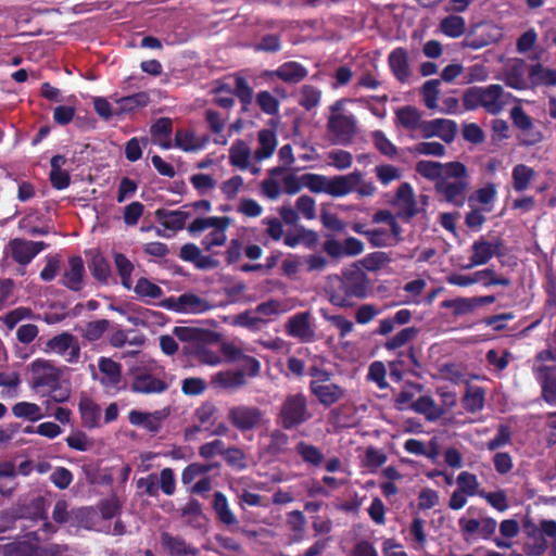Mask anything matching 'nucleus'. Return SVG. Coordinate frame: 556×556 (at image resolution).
Here are the masks:
<instances>
[{
    "label": "nucleus",
    "mask_w": 556,
    "mask_h": 556,
    "mask_svg": "<svg viewBox=\"0 0 556 556\" xmlns=\"http://www.w3.org/2000/svg\"><path fill=\"white\" fill-rule=\"evenodd\" d=\"M301 184L314 193H327L333 198H342L355 192L358 198H369L377 192L371 180L364 179V173L355 169L348 175L327 177L320 174H303Z\"/></svg>",
    "instance_id": "nucleus-1"
},
{
    "label": "nucleus",
    "mask_w": 556,
    "mask_h": 556,
    "mask_svg": "<svg viewBox=\"0 0 556 556\" xmlns=\"http://www.w3.org/2000/svg\"><path fill=\"white\" fill-rule=\"evenodd\" d=\"M368 276L356 265H350L340 275L329 276L326 288L331 304L346 308L357 300L365 299L369 292Z\"/></svg>",
    "instance_id": "nucleus-2"
},
{
    "label": "nucleus",
    "mask_w": 556,
    "mask_h": 556,
    "mask_svg": "<svg viewBox=\"0 0 556 556\" xmlns=\"http://www.w3.org/2000/svg\"><path fill=\"white\" fill-rule=\"evenodd\" d=\"M132 377L131 390L137 393H162L169 387V380L154 361H148L142 365L129 369Z\"/></svg>",
    "instance_id": "nucleus-3"
},
{
    "label": "nucleus",
    "mask_w": 556,
    "mask_h": 556,
    "mask_svg": "<svg viewBox=\"0 0 556 556\" xmlns=\"http://www.w3.org/2000/svg\"><path fill=\"white\" fill-rule=\"evenodd\" d=\"M312 414L307 407V397L303 393L288 395L281 404L278 424L286 430L294 429L308 419Z\"/></svg>",
    "instance_id": "nucleus-4"
},
{
    "label": "nucleus",
    "mask_w": 556,
    "mask_h": 556,
    "mask_svg": "<svg viewBox=\"0 0 556 556\" xmlns=\"http://www.w3.org/2000/svg\"><path fill=\"white\" fill-rule=\"evenodd\" d=\"M415 169L424 178L433 181L434 185L444 178L466 175L465 164L458 161L443 164L435 161L421 160L416 163Z\"/></svg>",
    "instance_id": "nucleus-5"
},
{
    "label": "nucleus",
    "mask_w": 556,
    "mask_h": 556,
    "mask_svg": "<svg viewBox=\"0 0 556 556\" xmlns=\"http://www.w3.org/2000/svg\"><path fill=\"white\" fill-rule=\"evenodd\" d=\"M29 386L31 389L47 388L54 390L61 379L62 371L51 361L37 358L28 366Z\"/></svg>",
    "instance_id": "nucleus-6"
},
{
    "label": "nucleus",
    "mask_w": 556,
    "mask_h": 556,
    "mask_svg": "<svg viewBox=\"0 0 556 556\" xmlns=\"http://www.w3.org/2000/svg\"><path fill=\"white\" fill-rule=\"evenodd\" d=\"M469 175L466 169L465 176L448 177L440 180L434 185V190L438 194L444 197L447 203L453 204L456 207H462L466 200V191L469 186Z\"/></svg>",
    "instance_id": "nucleus-7"
},
{
    "label": "nucleus",
    "mask_w": 556,
    "mask_h": 556,
    "mask_svg": "<svg viewBox=\"0 0 556 556\" xmlns=\"http://www.w3.org/2000/svg\"><path fill=\"white\" fill-rule=\"evenodd\" d=\"M99 374L94 378L111 393H117L126 388V380L122 375V366L108 357H100L98 362Z\"/></svg>",
    "instance_id": "nucleus-8"
},
{
    "label": "nucleus",
    "mask_w": 556,
    "mask_h": 556,
    "mask_svg": "<svg viewBox=\"0 0 556 556\" xmlns=\"http://www.w3.org/2000/svg\"><path fill=\"white\" fill-rule=\"evenodd\" d=\"M45 351L62 356L67 363L75 364L80 357V348L77 339L67 332L51 338Z\"/></svg>",
    "instance_id": "nucleus-9"
},
{
    "label": "nucleus",
    "mask_w": 556,
    "mask_h": 556,
    "mask_svg": "<svg viewBox=\"0 0 556 556\" xmlns=\"http://www.w3.org/2000/svg\"><path fill=\"white\" fill-rule=\"evenodd\" d=\"M392 204L399 207L396 217L404 223H409L420 212L414 189L408 182H402L399 186Z\"/></svg>",
    "instance_id": "nucleus-10"
},
{
    "label": "nucleus",
    "mask_w": 556,
    "mask_h": 556,
    "mask_svg": "<svg viewBox=\"0 0 556 556\" xmlns=\"http://www.w3.org/2000/svg\"><path fill=\"white\" fill-rule=\"evenodd\" d=\"M164 306L174 312L184 314H201L212 307L208 301L193 293H185L178 298H169L164 302Z\"/></svg>",
    "instance_id": "nucleus-11"
},
{
    "label": "nucleus",
    "mask_w": 556,
    "mask_h": 556,
    "mask_svg": "<svg viewBox=\"0 0 556 556\" xmlns=\"http://www.w3.org/2000/svg\"><path fill=\"white\" fill-rule=\"evenodd\" d=\"M532 372L541 387V396L549 405H556V364L533 365Z\"/></svg>",
    "instance_id": "nucleus-12"
},
{
    "label": "nucleus",
    "mask_w": 556,
    "mask_h": 556,
    "mask_svg": "<svg viewBox=\"0 0 556 556\" xmlns=\"http://www.w3.org/2000/svg\"><path fill=\"white\" fill-rule=\"evenodd\" d=\"M323 250L332 258L356 256L363 253L364 243L355 237H348L343 243L334 238H329L324 242Z\"/></svg>",
    "instance_id": "nucleus-13"
},
{
    "label": "nucleus",
    "mask_w": 556,
    "mask_h": 556,
    "mask_svg": "<svg viewBox=\"0 0 556 556\" xmlns=\"http://www.w3.org/2000/svg\"><path fill=\"white\" fill-rule=\"evenodd\" d=\"M328 130L336 137L337 142L348 144L355 135L356 124L353 115L332 114L328 119Z\"/></svg>",
    "instance_id": "nucleus-14"
},
{
    "label": "nucleus",
    "mask_w": 556,
    "mask_h": 556,
    "mask_svg": "<svg viewBox=\"0 0 556 556\" xmlns=\"http://www.w3.org/2000/svg\"><path fill=\"white\" fill-rule=\"evenodd\" d=\"M311 314L308 312L296 313L286 323V332L288 336L299 339L301 342L308 343L315 340V331L312 328Z\"/></svg>",
    "instance_id": "nucleus-15"
},
{
    "label": "nucleus",
    "mask_w": 556,
    "mask_h": 556,
    "mask_svg": "<svg viewBox=\"0 0 556 556\" xmlns=\"http://www.w3.org/2000/svg\"><path fill=\"white\" fill-rule=\"evenodd\" d=\"M168 415V408H163L155 412L132 409L128 413V420L132 426L141 427L151 432H156Z\"/></svg>",
    "instance_id": "nucleus-16"
},
{
    "label": "nucleus",
    "mask_w": 556,
    "mask_h": 556,
    "mask_svg": "<svg viewBox=\"0 0 556 556\" xmlns=\"http://www.w3.org/2000/svg\"><path fill=\"white\" fill-rule=\"evenodd\" d=\"M308 75V71L301 63L289 61L281 64L277 70L264 71L262 77H277L287 84H299Z\"/></svg>",
    "instance_id": "nucleus-17"
},
{
    "label": "nucleus",
    "mask_w": 556,
    "mask_h": 556,
    "mask_svg": "<svg viewBox=\"0 0 556 556\" xmlns=\"http://www.w3.org/2000/svg\"><path fill=\"white\" fill-rule=\"evenodd\" d=\"M421 130L425 138L433 136L440 137L444 142L454 141L457 132V124L452 119L435 118L421 124Z\"/></svg>",
    "instance_id": "nucleus-18"
},
{
    "label": "nucleus",
    "mask_w": 556,
    "mask_h": 556,
    "mask_svg": "<svg viewBox=\"0 0 556 556\" xmlns=\"http://www.w3.org/2000/svg\"><path fill=\"white\" fill-rule=\"evenodd\" d=\"M309 391L324 407H330L342 400L346 391L337 383L317 384L309 382Z\"/></svg>",
    "instance_id": "nucleus-19"
},
{
    "label": "nucleus",
    "mask_w": 556,
    "mask_h": 556,
    "mask_svg": "<svg viewBox=\"0 0 556 556\" xmlns=\"http://www.w3.org/2000/svg\"><path fill=\"white\" fill-rule=\"evenodd\" d=\"M389 67L394 77L402 84L408 81L410 68L408 63V52L403 47L393 49L388 56Z\"/></svg>",
    "instance_id": "nucleus-20"
},
{
    "label": "nucleus",
    "mask_w": 556,
    "mask_h": 556,
    "mask_svg": "<svg viewBox=\"0 0 556 556\" xmlns=\"http://www.w3.org/2000/svg\"><path fill=\"white\" fill-rule=\"evenodd\" d=\"M43 242L15 239L10 243L13 258L20 264H28L42 249Z\"/></svg>",
    "instance_id": "nucleus-21"
},
{
    "label": "nucleus",
    "mask_w": 556,
    "mask_h": 556,
    "mask_svg": "<svg viewBox=\"0 0 556 556\" xmlns=\"http://www.w3.org/2000/svg\"><path fill=\"white\" fill-rule=\"evenodd\" d=\"M117 116L130 115L146 108L150 103V94L147 91H140L127 97L116 98Z\"/></svg>",
    "instance_id": "nucleus-22"
},
{
    "label": "nucleus",
    "mask_w": 556,
    "mask_h": 556,
    "mask_svg": "<svg viewBox=\"0 0 556 556\" xmlns=\"http://www.w3.org/2000/svg\"><path fill=\"white\" fill-rule=\"evenodd\" d=\"M504 89L501 85H489L482 87V108L490 114H498L504 106L502 97Z\"/></svg>",
    "instance_id": "nucleus-23"
},
{
    "label": "nucleus",
    "mask_w": 556,
    "mask_h": 556,
    "mask_svg": "<svg viewBox=\"0 0 556 556\" xmlns=\"http://www.w3.org/2000/svg\"><path fill=\"white\" fill-rule=\"evenodd\" d=\"M242 382L243 374L240 368L222 370L212 377V383L214 387L227 391L238 389Z\"/></svg>",
    "instance_id": "nucleus-24"
},
{
    "label": "nucleus",
    "mask_w": 556,
    "mask_h": 556,
    "mask_svg": "<svg viewBox=\"0 0 556 556\" xmlns=\"http://www.w3.org/2000/svg\"><path fill=\"white\" fill-rule=\"evenodd\" d=\"M290 438L281 430H274L268 435V443L263 448V454L275 458L289 452Z\"/></svg>",
    "instance_id": "nucleus-25"
},
{
    "label": "nucleus",
    "mask_w": 556,
    "mask_h": 556,
    "mask_svg": "<svg viewBox=\"0 0 556 556\" xmlns=\"http://www.w3.org/2000/svg\"><path fill=\"white\" fill-rule=\"evenodd\" d=\"M494 256V251L491 250V242L486 241L484 236H481L478 240L471 244V256L470 263L465 266L469 269L475 266H481Z\"/></svg>",
    "instance_id": "nucleus-26"
},
{
    "label": "nucleus",
    "mask_w": 556,
    "mask_h": 556,
    "mask_svg": "<svg viewBox=\"0 0 556 556\" xmlns=\"http://www.w3.org/2000/svg\"><path fill=\"white\" fill-rule=\"evenodd\" d=\"M528 77L534 86L556 87V70L544 67L539 62L529 66Z\"/></svg>",
    "instance_id": "nucleus-27"
},
{
    "label": "nucleus",
    "mask_w": 556,
    "mask_h": 556,
    "mask_svg": "<svg viewBox=\"0 0 556 556\" xmlns=\"http://www.w3.org/2000/svg\"><path fill=\"white\" fill-rule=\"evenodd\" d=\"M485 392L482 387L468 384L462 403L466 412L475 414L483 409Z\"/></svg>",
    "instance_id": "nucleus-28"
},
{
    "label": "nucleus",
    "mask_w": 556,
    "mask_h": 556,
    "mask_svg": "<svg viewBox=\"0 0 556 556\" xmlns=\"http://www.w3.org/2000/svg\"><path fill=\"white\" fill-rule=\"evenodd\" d=\"M241 79L237 78L235 81L227 85H222L215 89V102L223 108H229L235 101V97L241 98Z\"/></svg>",
    "instance_id": "nucleus-29"
},
{
    "label": "nucleus",
    "mask_w": 556,
    "mask_h": 556,
    "mask_svg": "<svg viewBox=\"0 0 556 556\" xmlns=\"http://www.w3.org/2000/svg\"><path fill=\"white\" fill-rule=\"evenodd\" d=\"M84 263L79 256H73L68 261V268L64 274V283L72 290H79L84 278Z\"/></svg>",
    "instance_id": "nucleus-30"
},
{
    "label": "nucleus",
    "mask_w": 556,
    "mask_h": 556,
    "mask_svg": "<svg viewBox=\"0 0 556 556\" xmlns=\"http://www.w3.org/2000/svg\"><path fill=\"white\" fill-rule=\"evenodd\" d=\"M17 470L11 462L0 463V494L10 496L17 486Z\"/></svg>",
    "instance_id": "nucleus-31"
},
{
    "label": "nucleus",
    "mask_w": 556,
    "mask_h": 556,
    "mask_svg": "<svg viewBox=\"0 0 556 556\" xmlns=\"http://www.w3.org/2000/svg\"><path fill=\"white\" fill-rule=\"evenodd\" d=\"M155 216L165 229L177 231L184 228L188 215L182 211L157 210Z\"/></svg>",
    "instance_id": "nucleus-32"
},
{
    "label": "nucleus",
    "mask_w": 556,
    "mask_h": 556,
    "mask_svg": "<svg viewBox=\"0 0 556 556\" xmlns=\"http://www.w3.org/2000/svg\"><path fill=\"white\" fill-rule=\"evenodd\" d=\"M79 412L84 426L96 428L100 426L101 409L91 399L83 397L79 402Z\"/></svg>",
    "instance_id": "nucleus-33"
},
{
    "label": "nucleus",
    "mask_w": 556,
    "mask_h": 556,
    "mask_svg": "<svg viewBox=\"0 0 556 556\" xmlns=\"http://www.w3.org/2000/svg\"><path fill=\"white\" fill-rule=\"evenodd\" d=\"M172 131V121L169 118H160L151 126V138L153 143L162 149L172 148L169 134Z\"/></svg>",
    "instance_id": "nucleus-34"
},
{
    "label": "nucleus",
    "mask_w": 556,
    "mask_h": 556,
    "mask_svg": "<svg viewBox=\"0 0 556 556\" xmlns=\"http://www.w3.org/2000/svg\"><path fill=\"white\" fill-rule=\"evenodd\" d=\"M258 149L255 151V157L258 161L268 159L273 155L277 147V138L275 131L270 129H262L258 131Z\"/></svg>",
    "instance_id": "nucleus-35"
},
{
    "label": "nucleus",
    "mask_w": 556,
    "mask_h": 556,
    "mask_svg": "<svg viewBox=\"0 0 556 556\" xmlns=\"http://www.w3.org/2000/svg\"><path fill=\"white\" fill-rule=\"evenodd\" d=\"M395 115L397 123L401 124L404 128L409 130L421 128V114L417 108L405 105L397 109Z\"/></svg>",
    "instance_id": "nucleus-36"
},
{
    "label": "nucleus",
    "mask_w": 556,
    "mask_h": 556,
    "mask_svg": "<svg viewBox=\"0 0 556 556\" xmlns=\"http://www.w3.org/2000/svg\"><path fill=\"white\" fill-rule=\"evenodd\" d=\"M205 140L197 137L191 130L182 129L176 132L175 146L186 152L201 150Z\"/></svg>",
    "instance_id": "nucleus-37"
},
{
    "label": "nucleus",
    "mask_w": 556,
    "mask_h": 556,
    "mask_svg": "<svg viewBox=\"0 0 556 556\" xmlns=\"http://www.w3.org/2000/svg\"><path fill=\"white\" fill-rule=\"evenodd\" d=\"M418 333L419 330L415 326L403 328L396 334L389 338L384 342L383 348L387 351H396L413 341L418 336Z\"/></svg>",
    "instance_id": "nucleus-38"
},
{
    "label": "nucleus",
    "mask_w": 556,
    "mask_h": 556,
    "mask_svg": "<svg viewBox=\"0 0 556 556\" xmlns=\"http://www.w3.org/2000/svg\"><path fill=\"white\" fill-rule=\"evenodd\" d=\"M440 29L450 38H458L466 30L465 18L459 15H448L441 21Z\"/></svg>",
    "instance_id": "nucleus-39"
},
{
    "label": "nucleus",
    "mask_w": 556,
    "mask_h": 556,
    "mask_svg": "<svg viewBox=\"0 0 556 556\" xmlns=\"http://www.w3.org/2000/svg\"><path fill=\"white\" fill-rule=\"evenodd\" d=\"M12 413L16 418H23L30 421L40 420L45 416L39 405L25 401L14 404Z\"/></svg>",
    "instance_id": "nucleus-40"
},
{
    "label": "nucleus",
    "mask_w": 556,
    "mask_h": 556,
    "mask_svg": "<svg viewBox=\"0 0 556 556\" xmlns=\"http://www.w3.org/2000/svg\"><path fill=\"white\" fill-rule=\"evenodd\" d=\"M441 307L453 309V316H464L472 313L476 309L473 298H456L451 300H444L441 303Z\"/></svg>",
    "instance_id": "nucleus-41"
},
{
    "label": "nucleus",
    "mask_w": 556,
    "mask_h": 556,
    "mask_svg": "<svg viewBox=\"0 0 556 556\" xmlns=\"http://www.w3.org/2000/svg\"><path fill=\"white\" fill-rule=\"evenodd\" d=\"M295 452L301 456L304 463L312 466H319L325 459L324 454L315 445L305 441H300L295 446Z\"/></svg>",
    "instance_id": "nucleus-42"
},
{
    "label": "nucleus",
    "mask_w": 556,
    "mask_h": 556,
    "mask_svg": "<svg viewBox=\"0 0 556 556\" xmlns=\"http://www.w3.org/2000/svg\"><path fill=\"white\" fill-rule=\"evenodd\" d=\"M535 173L533 168L525 165L518 164L513 168V186L514 189L518 192L525 191L528 189L531 180L533 179Z\"/></svg>",
    "instance_id": "nucleus-43"
},
{
    "label": "nucleus",
    "mask_w": 556,
    "mask_h": 556,
    "mask_svg": "<svg viewBox=\"0 0 556 556\" xmlns=\"http://www.w3.org/2000/svg\"><path fill=\"white\" fill-rule=\"evenodd\" d=\"M21 379L17 372H0V388L2 397L14 399L18 395Z\"/></svg>",
    "instance_id": "nucleus-44"
},
{
    "label": "nucleus",
    "mask_w": 556,
    "mask_h": 556,
    "mask_svg": "<svg viewBox=\"0 0 556 556\" xmlns=\"http://www.w3.org/2000/svg\"><path fill=\"white\" fill-rule=\"evenodd\" d=\"M370 138L375 148L383 155L394 159L397 155L396 146L391 142L382 130H374Z\"/></svg>",
    "instance_id": "nucleus-45"
},
{
    "label": "nucleus",
    "mask_w": 556,
    "mask_h": 556,
    "mask_svg": "<svg viewBox=\"0 0 556 556\" xmlns=\"http://www.w3.org/2000/svg\"><path fill=\"white\" fill-rule=\"evenodd\" d=\"M321 99V91L312 85H304L300 91L299 104L306 111H311L316 108Z\"/></svg>",
    "instance_id": "nucleus-46"
},
{
    "label": "nucleus",
    "mask_w": 556,
    "mask_h": 556,
    "mask_svg": "<svg viewBox=\"0 0 556 556\" xmlns=\"http://www.w3.org/2000/svg\"><path fill=\"white\" fill-rule=\"evenodd\" d=\"M440 80L439 79H430L427 80L421 87V96L425 105L429 110L438 109V100H439V90Z\"/></svg>",
    "instance_id": "nucleus-47"
},
{
    "label": "nucleus",
    "mask_w": 556,
    "mask_h": 556,
    "mask_svg": "<svg viewBox=\"0 0 556 556\" xmlns=\"http://www.w3.org/2000/svg\"><path fill=\"white\" fill-rule=\"evenodd\" d=\"M228 225L229 219L226 218V222L220 223L217 226H214L213 230L210 233H207L202 241V244L204 245L205 250L210 251L214 247H219L225 243V229L228 227Z\"/></svg>",
    "instance_id": "nucleus-48"
},
{
    "label": "nucleus",
    "mask_w": 556,
    "mask_h": 556,
    "mask_svg": "<svg viewBox=\"0 0 556 556\" xmlns=\"http://www.w3.org/2000/svg\"><path fill=\"white\" fill-rule=\"evenodd\" d=\"M258 108L267 115H277L279 113V101L266 90L260 91L255 97Z\"/></svg>",
    "instance_id": "nucleus-49"
},
{
    "label": "nucleus",
    "mask_w": 556,
    "mask_h": 556,
    "mask_svg": "<svg viewBox=\"0 0 556 556\" xmlns=\"http://www.w3.org/2000/svg\"><path fill=\"white\" fill-rule=\"evenodd\" d=\"M162 544L173 555L195 554L194 549L188 546L181 539L173 538L166 533L162 535Z\"/></svg>",
    "instance_id": "nucleus-50"
},
{
    "label": "nucleus",
    "mask_w": 556,
    "mask_h": 556,
    "mask_svg": "<svg viewBox=\"0 0 556 556\" xmlns=\"http://www.w3.org/2000/svg\"><path fill=\"white\" fill-rule=\"evenodd\" d=\"M391 262L388 253L377 251L367 254L362 260V265L369 271H377Z\"/></svg>",
    "instance_id": "nucleus-51"
},
{
    "label": "nucleus",
    "mask_w": 556,
    "mask_h": 556,
    "mask_svg": "<svg viewBox=\"0 0 556 556\" xmlns=\"http://www.w3.org/2000/svg\"><path fill=\"white\" fill-rule=\"evenodd\" d=\"M116 268L122 278V285L126 289H131L132 280L131 273L134 270V265L130 263L128 258H126L123 254H116L114 257Z\"/></svg>",
    "instance_id": "nucleus-52"
},
{
    "label": "nucleus",
    "mask_w": 556,
    "mask_h": 556,
    "mask_svg": "<svg viewBox=\"0 0 556 556\" xmlns=\"http://www.w3.org/2000/svg\"><path fill=\"white\" fill-rule=\"evenodd\" d=\"M256 52L275 53L281 49V40L278 35L268 34L261 38L258 42L251 46Z\"/></svg>",
    "instance_id": "nucleus-53"
},
{
    "label": "nucleus",
    "mask_w": 556,
    "mask_h": 556,
    "mask_svg": "<svg viewBox=\"0 0 556 556\" xmlns=\"http://www.w3.org/2000/svg\"><path fill=\"white\" fill-rule=\"evenodd\" d=\"M511 442V429L509 426L501 424L497 428L495 437L488 441L489 451H496Z\"/></svg>",
    "instance_id": "nucleus-54"
},
{
    "label": "nucleus",
    "mask_w": 556,
    "mask_h": 556,
    "mask_svg": "<svg viewBox=\"0 0 556 556\" xmlns=\"http://www.w3.org/2000/svg\"><path fill=\"white\" fill-rule=\"evenodd\" d=\"M375 173L378 180L383 186H388L390 182L399 180L402 177L401 169L390 164L377 165L375 168Z\"/></svg>",
    "instance_id": "nucleus-55"
},
{
    "label": "nucleus",
    "mask_w": 556,
    "mask_h": 556,
    "mask_svg": "<svg viewBox=\"0 0 556 556\" xmlns=\"http://www.w3.org/2000/svg\"><path fill=\"white\" fill-rule=\"evenodd\" d=\"M386 377L387 369L382 362L376 361L370 364L367 378L374 381L380 390H384L389 387Z\"/></svg>",
    "instance_id": "nucleus-56"
},
{
    "label": "nucleus",
    "mask_w": 556,
    "mask_h": 556,
    "mask_svg": "<svg viewBox=\"0 0 556 556\" xmlns=\"http://www.w3.org/2000/svg\"><path fill=\"white\" fill-rule=\"evenodd\" d=\"M458 490L466 493L468 496H473L478 493L479 482L476 475L462 471L457 477Z\"/></svg>",
    "instance_id": "nucleus-57"
},
{
    "label": "nucleus",
    "mask_w": 556,
    "mask_h": 556,
    "mask_svg": "<svg viewBox=\"0 0 556 556\" xmlns=\"http://www.w3.org/2000/svg\"><path fill=\"white\" fill-rule=\"evenodd\" d=\"M134 291L140 298L157 299L162 295V289L147 278H140Z\"/></svg>",
    "instance_id": "nucleus-58"
},
{
    "label": "nucleus",
    "mask_w": 556,
    "mask_h": 556,
    "mask_svg": "<svg viewBox=\"0 0 556 556\" xmlns=\"http://www.w3.org/2000/svg\"><path fill=\"white\" fill-rule=\"evenodd\" d=\"M496 186L492 182L476 190L469 198V201H476L482 205H491L496 198Z\"/></svg>",
    "instance_id": "nucleus-59"
},
{
    "label": "nucleus",
    "mask_w": 556,
    "mask_h": 556,
    "mask_svg": "<svg viewBox=\"0 0 556 556\" xmlns=\"http://www.w3.org/2000/svg\"><path fill=\"white\" fill-rule=\"evenodd\" d=\"M463 105L466 111L482 108V87H470L464 91Z\"/></svg>",
    "instance_id": "nucleus-60"
},
{
    "label": "nucleus",
    "mask_w": 556,
    "mask_h": 556,
    "mask_svg": "<svg viewBox=\"0 0 556 556\" xmlns=\"http://www.w3.org/2000/svg\"><path fill=\"white\" fill-rule=\"evenodd\" d=\"M365 236L374 248H383L393 245L390 241L391 236L387 229L378 228V229H369L365 232Z\"/></svg>",
    "instance_id": "nucleus-61"
},
{
    "label": "nucleus",
    "mask_w": 556,
    "mask_h": 556,
    "mask_svg": "<svg viewBox=\"0 0 556 556\" xmlns=\"http://www.w3.org/2000/svg\"><path fill=\"white\" fill-rule=\"evenodd\" d=\"M190 182L200 194H206L216 186V180L206 174H194L190 177Z\"/></svg>",
    "instance_id": "nucleus-62"
},
{
    "label": "nucleus",
    "mask_w": 556,
    "mask_h": 556,
    "mask_svg": "<svg viewBox=\"0 0 556 556\" xmlns=\"http://www.w3.org/2000/svg\"><path fill=\"white\" fill-rule=\"evenodd\" d=\"M93 108L97 114L105 119L109 121L114 116H117V108L114 109L111 102L104 98V97H94L92 99Z\"/></svg>",
    "instance_id": "nucleus-63"
},
{
    "label": "nucleus",
    "mask_w": 556,
    "mask_h": 556,
    "mask_svg": "<svg viewBox=\"0 0 556 556\" xmlns=\"http://www.w3.org/2000/svg\"><path fill=\"white\" fill-rule=\"evenodd\" d=\"M109 321L105 319L101 320H94L86 325V327L83 330V336L88 341H97L99 340L102 334L108 329Z\"/></svg>",
    "instance_id": "nucleus-64"
}]
</instances>
